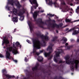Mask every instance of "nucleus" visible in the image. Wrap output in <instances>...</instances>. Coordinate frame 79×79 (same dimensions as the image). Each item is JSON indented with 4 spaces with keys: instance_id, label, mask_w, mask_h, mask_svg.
<instances>
[{
    "instance_id": "obj_1",
    "label": "nucleus",
    "mask_w": 79,
    "mask_h": 79,
    "mask_svg": "<svg viewBox=\"0 0 79 79\" xmlns=\"http://www.w3.org/2000/svg\"><path fill=\"white\" fill-rule=\"evenodd\" d=\"M70 58V56L69 55H67L65 57H64V59L66 60V63L68 64H71L72 65H70V69L73 72L74 69V64L75 65V68L76 69H77L78 68V64H79V61L77 60H74L73 61H70L69 60Z\"/></svg>"
},
{
    "instance_id": "obj_2",
    "label": "nucleus",
    "mask_w": 79,
    "mask_h": 79,
    "mask_svg": "<svg viewBox=\"0 0 79 79\" xmlns=\"http://www.w3.org/2000/svg\"><path fill=\"white\" fill-rule=\"evenodd\" d=\"M6 59H9V60H10L11 58H10V53L9 52H12V53L14 54V55H16V54H18L19 52H18V50L16 49H13V47H8L6 48ZM9 52H8V51Z\"/></svg>"
},
{
    "instance_id": "obj_3",
    "label": "nucleus",
    "mask_w": 79,
    "mask_h": 79,
    "mask_svg": "<svg viewBox=\"0 0 79 79\" xmlns=\"http://www.w3.org/2000/svg\"><path fill=\"white\" fill-rule=\"evenodd\" d=\"M33 42V47L34 48L33 53L34 54L36 53V50L35 48L40 49V42L38 39H33L32 40Z\"/></svg>"
},
{
    "instance_id": "obj_4",
    "label": "nucleus",
    "mask_w": 79,
    "mask_h": 79,
    "mask_svg": "<svg viewBox=\"0 0 79 79\" xmlns=\"http://www.w3.org/2000/svg\"><path fill=\"white\" fill-rule=\"evenodd\" d=\"M49 50V52L48 53L44 52V55L45 57H47V56H49L48 58V60H51V59H52V58L53 57L52 55H51L50 56V53H51L52 52H53L52 47L51 46H49L48 48H47V51H48Z\"/></svg>"
},
{
    "instance_id": "obj_5",
    "label": "nucleus",
    "mask_w": 79,
    "mask_h": 79,
    "mask_svg": "<svg viewBox=\"0 0 79 79\" xmlns=\"http://www.w3.org/2000/svg\"><path fill=\"white\" fill-rule=\"evenodd\" d=\"M13 12L14 15L16 16V15H18V16H20V21H22L24 20V17L23 16H22L23 15V13L22 12L20 11L18 13V10L17 9L14 8L13 10Z\"/></svg>"
},
{
    "instance_id": "obj_6",
    "label": "nucleus",
    "mask_w": 79,
    "mask_h": 79,
    "mask_svg": "<svg viewBox=\"0 0 79 79\" xmlns=\"http://www.w3.org/2000/svg\"><path fill=\"white\" fill-rule=\"evenodd\" d=\"M36 35L37 37H40L42 39V41L44 43L43 46L45 47L46 46V43L45 40L47 41L48 40V37L47 36H44L43 35H40L39 33H36Z\"/></svg>"
},
{
    "instance_id": "obj_7",
    "label": "nucleus",
    "mask_w": 79,
    "mask_h": 79,
    "mask_svg": "<svg viewBox=\"0 0 79 79\" xmlns=\"http://www.w3.org/2000/svg\"><path fill=\"white\" fill-rule=\"evenodd\" d=\"M36 23L37 24L38 26L40 27H43V26L42 24H44V22L42 21V19L41 18H39L36 21Z\"/></svg>"
},
{
    "instance_id": "obj_8",
    "label": "nucleus",
    "mask_w": 79,
    "mask_h": 79,
    "mask_svg": "<svg viewBox=\"0 0 79 79\" xmlns=\"http://www.w3.org/2000/svg\"><path fill=\"white\" fill-rule=\"evenodd\" d=\"M10 44V41L8 40V38L6 36H4L3 37V41L2 43V45H4V44L7 47V45Z\"/></svg>"
},
{
    "instance_id": "obj_9",
    "label": "nucleus",
    "mask_w": 79,
    "mask_h": 79,
    "mask_svg": "<svg viewBox=\"0 0 79 79\" xmlns=\"http://www.w3.org/2000/svg\"><path fill=\"white\" fill-rule=\"evenodd\" d=\"M60 52L57 51L56 52V57H54L53 60L56 63H58V60L57 59V57H59L60 56Z\"/></svg>"
},
{
    "instance_id": "obj_10",
    "label": "nucleus",
    "mask_w": 79,
    "mask_h": 79,
    "mask_svg": "<svg viewBox=\"0 0 79 79\" xmlns=\"http://www.w3.org/2000/svg\"><path fill=\"white\" fill-rule=\"evenodd\" d=\"M76 29V28L73 27V28L70 29L68 31H67V32H71V31H73V32L72 34L73 35H76V34H78V31L77 30H75L74 29Z\"/></svg>"
},
{
    "instance_id": "obj_11",
    "label": "nucleus",
    "mask_w": 79,
    "mask_h": 79,
    "mask_svg": "<svg viewBox=\"0 0 79 79\" xmlns=\"http://www.w3.org/2000/svg\"><path fill=\"white\" fill-rule=\"evenodd\" d=\"M63 23H60L59 24V25H57V24H56L53 23L52 24V28H55V27H58V28L59 27H61L63 26Z\"/></svg>"
},
{
    "instance_id": "obj_12",
    "label": "nucleus",
    "mask_w": 79,
    "mask_h": 79,
    "mask_svg": "<svg viewBox=\"0 0 79 79\" xmlns=\"http://www.w3.org/2000/svg\"><path fill=\"white\" fill-rule=\"evenodd\" d=\"M2 73L3 77L7 74V71L5 69H3L2 70Z\"/></svg>"
},
{
    "instance_id": "obj_13",
    "label": "nucleus",
    "mask_w": 79,
    "mask_h": 79,
    "mask_svg": "<svg viewBox=\"0 0 79 79\" xmlns=\"http://www.w3.org/2000/svg\"><path fill=\"white\" fill-rule=\"evenodd\" d=\"M38 15V12H34V13L33 14V16L34 19H36V18H37Z\"/></svg>"
},
{
    "instance_id": "obj_14",
    "label": "nucleus",
    "mask_w": 79,
    "mask_h": 79,
    "mask_svg": "<svg viewBox=\"0 0 79 79\" xmlns=\"http://www.w3.org/2000/svg\"><path fill=\"white\" fill-rule=\"evenodd\" d=\"M39 66V64H37L34 67H33L32 68V70L33 71H36L38 69V67Z\"/></svg>"
},
{
    "instance_id": "obj_15",
    "label": "nucleus",
    "mask_w": 79,
    "mask_h": 79,
    "mask_svg": "<svg viewBox=\"0 0 79 79\" xmlns=\"http://www.w3.org/2000/svg\"><path fill=\"white\" fill-rule=\"evenodd\" d=\"M56 66H57V69L59 71H61V72H63V67L60 68V67L59 66L57 65Z\"/></svg>"
},
{
    "instance_id": "obj_16",
    "label": "nucleus",
    "mask_w": 79,
    "mask_h": 79,
    "mask_svg": "<svg viewBox=\"0 0 79 79\" xmlns=\"http://www.w3.org/2000/svg\"><path fill=\"white\" fill-rule=\"evenodd\" d=\"M29 1L30 2L31 4L32 5V3H33V4H37V1L36 0H29Z\"/></svg>"
},
{
    "instance_id": "obj_17",
    "label": "nucleus",
    "mask_w": 79,
    "mask_h": 79,
    "mask_svg": "<svg viewBox=\"0 0 79 79\" xmlns=\"http://www.w3.org/2000/svg\"><path fill=\"white\" fill-rule=\"evenodd\" d=\"M16 46L17 47H19L20 48H21V45H20V44H19V42H16L15 44Z\"/></svg>"
},
{
    "instance_id": "obj_18",
    "label": "nucleus",
    "mask_w": 79,
    "mask_h": 79,
    "mask_svg": "<svg viewBox=\"0 0 79 79\" xmlns=\"http://www.w3.org/2000/svg\"><path fill=\"white\" fill-rule=\"evenodd\" d=\"M26 71L27 73L28 74V77H27V78L25 77L23 78V79H29V76L30 75V74H31V72L28 71V70H26Z\"/></svg>"
},
{
    "instance_id": "obj_19",
    "label": "nucleus",
    "mask_w": 79,
    "mask_h": 79,
    "mask_svg": "<svg viewBox=\"0 0 79 79\" xmlns=\"http://www.w3.org/2000/svg\"><path fill=\"white\" fill-rule=\"evenodd\" d=\"M12 20H13L14 22L17 23V22H18V17H13Z\"/></svg>"
},
{
    "instance_id": "obj_20",
    "label": "nucleus",
    "mask_w": 79,
    "mask_h": 79,
    "mask_svg": "<svg viewBox=\"0 0 79 79\" xmlns=\"http://www.w3.org/2000/svg\"><path fill=\"white\" fill-rule=\"evenodd\" d=\"M8 3L11 5L12 6H13L14 5V1L13 0H11L10 1L9 0L8 1Z\"/></svg>"
},
{
    "instance_id": "obj_21",
    "label": "nucleus",
    "mask_w": 79,
    "mask_h": 79,
    "mask_svg": "<svg viewBox=\"0 0 79 79\" xmlns=\"http://www.w3.org/2000/svg\"><path fill=\"white\" fill-rule=\"evenodd\" d=\"M62 40L64 41V42L63 43V44H65L66 42H67V39L66 38L63 37L62 40H60V41H62Z\"/></svg>"
},
{
    "instance_id": "obj_22",
    "label": "nucleus",
    "mask_w": 79,
    "mask_h": 79,
    "mask_svg": "<svg viewBox=\"0 0 79 79\" xmlns=\"http://www.w3.org/2000/svg\"><path fill=\"white\" fill-rule=\"evenodd\" d=\"M15 5H16V6H17V8H21V6L20 5L19 3V2H17V3L15 4Z\"/></svg>"
},
{
    "instance_id": "obj_23",
    "label": "nucleus",
    "mask_w": 79,
    "mask_h": 79,
    "mask_svg": "<svg viewBox=\"0 0 79 79\" xmlns=\"http://www.w3.org/2000/svg\"><path fill=\"white\" fill-rule=\"evenodd\" d=\"M28 25L30 31H32V24H31V23H28Z\"/></svg>"
},
{
    "instance_id": "obj_24",
    "label": "nucleus",
    "mask_w": 79,
    "mask_h": 79,
    "mask_svg": "<svg viewBox=\"0 0 79 79\" xmlns=\"http://www.w3.org/2000/svg\"><path fill=\"white\" fill-rule=\"evenodd\" d=\"M5 76H6L7 78L8 79H10V78H11V76L9 75L8 74H6Z\"/></svg>"
},
{
    "instance_id": "obj_25",
    "label": "nucleus",
    "mask_w": 79,
    "mask_h": 79,
    "mask_svg": "<svg viewBox=\"0 0 79 79\" xmlns=\"http://www.w3.org/2000/svg\"><path fill=\"white\" fill-rule=\"evenodd\" d=\"M57 39H58V38L57 36H55L54 37L53 39L52 40V42H55V41H56V40H57Z\"/></svg>"
},
{
    "instance_id": "obj_26",
    "label": "nucleus",
    "mask_w": 79,
    "mask_h": 79,
    "mask_svg": "<svg viewBox=\"0 0 79 79\" xmlns=\"http://www.w3.org/2000/svg\"><path fill=\"white\" fill-rule=\"evenodd\" d=\"M61 3L62 5H66V4L65 3V2H64V0H61Z\"/></svg>"
},
{
    "instance_id": "obj_27",
    "label": "nucleus",
    "mask_w": 79,
    "mask_h": 79,
    "mask_svg": "<svg viewBox=\"0 0 79 79\" xmlns=\"http://www.w3.org/2000/svg\"><path fill=\"white\" fill-rule=\"evenodd\" d=\"M47 15L48 16H49V17H53L54 16H55V14L52 15L50 14H47Z\"/></svg>"
},
{
    "instance_id": "obj_28",
    "label": "nucleus",
    "mask_w": 79,
    "mask_h": 79,
    "mask_svg": "<svg viewBox=\"0 0 79 79\" xmlns=\"http://www.w3.org/2000/svg\"><path fill=\"white\" fill-rule=\"evenodd\" d=\"M20 11H21L22 13H23V14L25 13V9H24V8H23L22 9H21Z\"/></svg>"
},
{
    "instance_id": "obj_29",
    "label": "nucleus",
    "mask_w": 79,
    "mask_h": 79,
    "mask_svg": "<svg viewBox=\"0 0 79 79\" xmlns=\"http://www.w3.org/2000/svg\"><path fill=\"white\" fill-rule=\"evenodd\" d=\"M38 4L37 3V4H36V6H34L33 7V8H34L35 9H36L37 8V7H38Z\"/></svg>"
},
{
    "instance_id": "obj_30",
    "label": "nucleus",
    "mask_w": 79,
    "mask_h": 79,
    "mask_svg": "<svg viewBox=\"0 0 79 79\" xmlns=\"http://www.w3.org/2000/svg\"><path fill=\"white\" fill-rule=\"evenodd\" d=\"M65 21L66 22H67V23H69V22H71V20L69 19H65Z\"/></svg>"
},
{
    "instance_id": "obj_31",
    "label": "nucleus",
    "mask_w": 79,
    "mask_h": 79,
    "mask_svg": "<svg viewBox=\"0 0 79 79\" xmlns=\"http://www.w3.org/2000/svg\"><path fill=\"white\" fill-rule=\"evenodd\" d=\"M73 47V45H71L67 47V49H71V48H72Z\"/></svg>"
},
{
    "instance_id": "obj_32",
    "label": "nucleus",
    "mask_w": 79,
    "mask_h": 79,
    "mask_svg": "<svg viewBox=\"0 0 79 79\" xmlns=\"http://www.w3.org/2000/svg\"><path fill=\"white\" fill-rule=\"evenodd\" d=\"M65 63V61H63L61 60H60L59 61L58 64H60V63Z\"/></svg>"
},
{
    "instance_id": "obj_33",
    "label": "nucleus",
    "mask_w": 79,
    "mask_h": 79,
    "mask_svg": "<svg viewBox=\"0 0 79 79\" xmlns=\"http://www.w3.org/2000/svg\"><path fill=\"white\" fill-rule=\"evenodd\" d=\"M79 10V6H77V8L76 10V11L77 13H78V12H79V10Z\"/></svg>"
},
{
    "instance_id": "obj_34",
    "label": "nucleus",
    "mask_w": 79,
    "mask_h": 79,
    "mask_svg": "<svg viewBox=\"0 0 79 79\" xmlns=\"http://www.w3.org/2000/svg\"><path fill=\"white\" fill-rule=\"evenodd\" d=\"M6 8L7 9V10H8V11H10V7L9 6H6Z\"/></svg>"
},
{
    "instance_id": "obj_35",
    "label": "nucleus",
    "mask_w": 79,
    "mask_h": 79,
    "mask_svg": "<svg viewBox=\"0 0 79 79\" xmlns=\"http://www.w3.org/2000/svg\"><path fill=\"white\" fill-rule=\"evenodd\" d=\"M49 4L50 5H52V4H53V2H52V1H49Z\"/></svg>"
},
{
    "instance_id": "obj_36",
    "label": "nucleus",
    "mask_w": 79,
    "mask_h": 79,
    "mask_svg": "<svg viewBox=\"0 0 79 79\" xmlns=\"http://www.w3.org/2000/svg\"><path fill=\"white\" fill-rule=\"evenodd\" d=\"M24 61L25 62H27L28 61V59L27 58V57H25Z\"/></svg>"
},
{
    "instance_id": "obj_37",
    "label": "nucleus",
    "mask_w": 79,
    "mask_h": 79,
    "mask_svg": "<svg viewBox=\"0 0 79 79\" xmlns=\"http://www.w3.org/2000/svg\"><path fill=\"white\" fill-rule=\"evenodd\" d=\"M42 59H38V61H40V62H41L42 61H43V59H44L43 58H41Z\"/></svg>"
},
{
    "instance_id": "obj_38",
    "label": "nucleus",
    "mask_w": 79,
    "mask_h": 79,
    "mask_svg": "<svg viewBox=\"0 0 79 79\" xmlns=\"http://www.w3.org/2000/svg\"><path fill=\"white\" fill-rule=\"evenodd\" d=\"M4 56L2 54H0V58H3Z\"/></svg>"
},
{
    "instance_id": "obj_39",
    "label": "nucleus",
    "mask_w": 79,
    "mask_h": 79,
    "mask_svg": "<svg viewBox=\"0 0 79 79\" xmlns=\"http://www.w3.org/2000/svg\"><path fill=\"white\" fill-rule=\"evenodd\" d=\"M13 61H14L15 63H18V60H13Z\"/></svg>"
},
{
    "instance_id": "obj_40",
    "label": "nucleus",
    "mask_w": 79,
    "mask_h": 79,
    "mask_svg": "<svg viewBox=\"0 0 79 79\" xmlns=\"http://www.w3.org/2000/svg\"><path fill=\"white\" fill-rule=\"evenodd\" d=\"M27 42L29 43V44H31V41L29 40H27Z\"/></svg>"
},
{
    "instance_id": "obj_41",
    "label": "nucleus",
    "mask_w": 79,
    "mask_h": 79,
    "mask_svg": "<svg viewBox=\"0 0 79 79\" xmlns=\"http://www.w3.org/2000/svg\"><path fill=\"white\" fill-rule=\"evenodd\" d=\"M9 38H10V39H11V40H12V36H11V35H10L9 36Z\"/></svg>"
},
{
    "instance_id": "obj_42",
    "label": "nucleus",
    "mask_w": 79,
    "mask_h": 79,
    "mask_svg": "<svg viewBox=\"0 0 79 79\" xmlns=\"http://www.w3.org/2000/svg\"><path fill=\"white\" fill-rule=\"evenodd\" d=\"M54 79H58V78H57V76H56L54 78Z\"/></svg>"
},
{
    "instance_id": "obj_43",
    "label": "nucleus",
    "mask_w": 79,
    "mask_h": 79,
    "mask_svg": "<svg viewBox=\"0 0 79 79\" xmlns=\"http://www.w3.org/2000/svg\"><path fill=\"white\" fill-rule=\"evenodd\" d=\"M69 28H66V29H65V31H69Z\"/></svg>"
},
{
    "instance_id": "obj_44",
    "label": "nucleus",
    "mask_w": 79,
    "mask_h": 79,
    "mask_svg": "<svg viewBox=\"0 0 79 79\" xmlns=\"http://www.w3.org/2000/svg\"><path fill=\"white\" fill-rule=\"evenodd\" d=\"M56 2H54L53 3V4H54V5H56Z\"/></svg>"
},
{
    "instance_id": "obj_45",
    "label": "nucleus",
    "mask_w": 79,
    "mask_h": 79,
    "mask_svg": "<svg viewBox=\"0 0 79 79\" xmlns=\"http://www.w3.org/2000/svg\"><path fill=\"white\" fill-rule=\"evenodd\" d=\"M40 53H43V52H44V50H41L40 51Z\"/></svg>"
},
{
    "instance_id": "obj_46",
    "label": "nucleus",
    "mask_w": 79,
    "mask_h": 79,
    "mask_svg": "<svg viewBox=\"0 0 79 79\" xmlns=\"http://www.w3.org/2000/svg\"><path fill=\"white\" fill-rule=\"evenodd\" d=\"M33 10V8H32L31 9V13H32V14L33 13L32 12V10Z\"/></svg>"
},
{
    "instance_id": "obj_47",
    "label": "nucleus",
    "mask_w": 79,
    "mask_h": 79,
    "mask_svg": "<svg viewBox=\"0 0 79 79\" xmlns=\"http://www.w3.org/2000/svg\"><path fill=\"white\" fill-rule=\"evenodd\" d=\"M65 45H66V46H67V45H69L68 43H66L65 44Z\"/></svg>"
},
{
    "instance_id": "obj_48",
    "label": "nucleus",
    "mask_w": 79,
    "mask_h": 79,
    "mask_svg": "<svg viewBox=\"0 0 79 79\" xmlns=\"http://www.w3.org/2000/svg\"><path fill=\"white\" fill-rule=\"evenodd\" d=\"M36 54L37 55H40V54L39 53H36Z\"/></svg>"
},
{
    "instance_id": "obj_49",
    "label": "nucleus",
    "mask_w": 79,
    "mask_h": 79,
    "mask_svg": "<svg viewBox=\"0 0 79 79\" xmlns=\"http://www.w3.org/2000/svg\"><path fill=\"white\" fill-rule=\"evenodd\" d=\"M70 6H73V3H71L70 4Z\"/></svg>"
},
{
    "instance_id": "obj_50",
    "label": "nucleus",
    "mask_w": 79,
    "mask_h": 79,
    "mask_svg": "<svg viewBox=\"0 0 79 79\" xmlns=\"http://www.w3.org/2000/svg\"><path fill=\"white\" fill-rule=\"evenodd\" d=\"M14 44H15V42L13 43V47H15V45Z\"/></svg>"
},
{
    "instance_id": "obj_51",
    "label": "nucleus",
    "mask_w": 79,
    "mask_h": 79,
    "mask_svg": "<svg viewBox=\"0 0 79 79\" xmlns=\"http://www.w3.org/2000/svg\"><path fill=\"white\" fill-rule=\"evenodd\" d=\"M52 21L53 23H55V20H52Z\"/></svg>"
},
{
    "instance_id": "obj_52",
    "label": "nucleus",
    "mask_w": 79,
    "mask_h": 79,
    "mask_svg": "<svg viewBox=\"0 0 79 79\" xmlns=\"http://www.w3.org/2000/svg\"><path fill=\"white\" fill-rule=\"evenodd\" d=\"M77 42H79V39H77Z\"/></svg>"
},
{
    "instance_id": "obj_53",
    "label": "nucleus",
    "mask_w": 79,
    "mask_h": 79,
    "mask_svg": "<svg viewBox=\"0 0 79 79\" xmlns=\"http://www.w3.org/2000/svg\"><path fill=\"white\" fill-rule=\"evenodd\" d=\"M16 29H15L14 31V32H16Z\"/></svg>"
},
{
    "instance_id": "obj_54",
    "label": "nucleus",
    "mask_w": 79,
    "mask_h": 79,
    "mask_svg": "<svg viewBox=\"0 0 79 79\" xmlns=\"http://www.w3.org/2000/svg\"><path fill=\"white\" fill-rule=\"evenodd\" d=\"M11 77H15V76H11Z\"/></svg>"
},
{
    "instance_id": "obj_55",
    "label": "nucleus",
    "mask_w": 79,
    "mask_h": 79,
    "mask_svg": "<svg viewBox=\"0 0 79 79\" xmlns=\"http://www.w3.org/2000/svg\"><path fill=\"white\" fill-rule=\"evenodd\" d=\"M56 33H58V31L57 30H56Z\"/></svg>"
},
{
    "instance_id": "obj_56",
    "label": "nucleus",
    "mask_w": 79,
    "mask_h": 79,
    "mask_svg": "<svg viewBox=\"0 0 79 79\" xmlns=\"http://www.w3.org/2000/svg\"><path fill=\"white\" fill-rule=\"evenodd\" d=\"M49 25H51V24H52L51 23H49Z\"/></svg>"
},
{
    "instance_id": "obj_57",
    "label": "nucleus",
    "mask_w": 79,
    "mask_h": 79,
    "mask_svg": "<svg viewBox=\"0 0 79 79\" xmlns=\"http://www.w3.org/2000/svg\"><path fill=\"white\" fill-rule=\"evenodd\" d=\"M41 12H42V13H43L44 12V10H42L41 11Z\"/></svg>"
},
{
    "instance_id": "obj_58",
    "label": "nucleus",
    "mask_w": 79,
    "mask_h": 79,
    "mask_svg": "<svg viewBox=\"0 0 79 79\" xmlns=\"http://www.w3.org/2000/svg\"><path fill=\"white\" fill-rule=\"evenodd\" d=\"M3 48H6V47L4 46V47H3Z\"/></svg>"
},
{
    "instance_id": "obj_59",
    "label": "nucleus",
    "mask_w": 79,
    "mask_h": 79,
    "mask_svg": "<svg viewBox=\"0 0 79 79\" xmlns=\"http://www.w3.org/2000/svg\"><path fill=\"white\" fill-rule=\"evenodd\" d=\"M70 13H71V14H72L73 13V12H70Z\"/></svg>"
},
{
    "instance_id": "obj_60",
    "label": "nucleus",
    "mask_w": 79,
    "mask_h": 79,
    "mask_svg": "<svg viewBox=\"0 0 79 79\" xmlns=\"http://www.w3.org/2000/svg\"><path fill=\"white\" fill-rule=\"evenodd\" d=\"M71 75H73V73H71Z\"/></svg>"
},
{
    "instance_id": "obj_61",
    "label": "nucleus",
    "mask_w": 79,
    "mask_h": 79,
    "mask_svg": "<svg viewBox=\"0 0 79 79\" xmlns=\"http://www.w3.org/2000/svg\"><path fill=\"white\" fill-rule=\"evenodd\" d=\"M78 31V33H79V29L78 31Z\"/></svg>"
},
{
    "instance_id": "obj_62",
    "label": "nucleus",
    "mask_w": 79,
    "mask_h": 79,
    "mask_svg": "<svg viewBox=\"0 0 79 79\" xmlns=\"http://www.w3.org/2000/svg\"><path fill=\"white\" fill-rule=\"evenodd\" d=\"M8 16L9 17H10V15H9Z\"/></svg>"
},
{
    "instance_id": "obj_63",
    "label": "nucleus",
    "mask_w": 79,
    "mask_h": 79,
    "mask_svg": "<svg viewBox=\"0 0 79 79\" xmlns=\"http://www.w3.org/2000/svg\"><path fill=\"white\" fill-rule=\"evenodd\" d=\"M71 42H72V41H73V40H71Z\"/></svg>"
},
{
    "instance_id": "obj_64",
    "label": "nucleus",
    "mask_w": 79,
    "mask_h": 79,
    "mask_svg": "<svg viewBox=\"0 0 79 79\" xmlns=\"http://www.w3.org/2000/svg\"><path fill=\"white\" fill-rule=\"evenodd\" d=\"M71 10H72V11H73V10L72 9H71Z\"/></svg>"
}]
</instances>
